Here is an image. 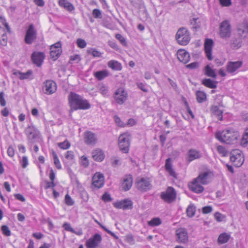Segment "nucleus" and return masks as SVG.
I'll use <instances>...</instances> for the list:
<instances>
[{"instance_id":"33","label":"nucleus","mask_w":248,"mask_h":248,"mask_svg":"<svg viewBox=\"0 0 248 248\" xmlns=\"http://www.w3.org/2000/svg\"><path fill=\"white\" fill-rule=\"evenodd\" d=\"M13 74L18 78L21 80L29 79L32 74L31 70H28L26 73H21L19 71H16L13 73Z\"/></svg>"},{"instance_id":"14","label":"nucleus","mask_w":248,"mask_h":248,"mask_svg":"<svg viewBox=\"0 0 248 248\" xmlns=\"http://www.w3.org/2000/svg\"><path fill=\"white\" fill-rule=\"evenodd\" d=\"M36 38V31L32 24L29 26L27 31L25 42L26 44H31L33 41Z\"/></svg>"},{"instance_id":"15","label":"nucleus","mask_w":248,"mask_h":248,"mask_svg":"<svg viewBox=\"0 0 248 248\" xmlns=\"http://www.w3.org/2000/svg\"><path fill=\"white\" fill-rule=\"evenodd\" d=\"M115 207L118 209L124 210L132 209L133 208V202L129 199H124L113 203Z\"/></svg>"},{"instance_id":"28","label":"nucleus","mask_w":248,"mask_h":248,"mask_svg":"<svg viewBox=\"0 0 248 248\" xmlns=\"http://www.w3.org/2000/svg\"><path fill=\"white\" fill-rule=\"evenodd\" d=\"M58 4L60 7L69 12H71L75 10V7L73 4L67 0H59Z\"/></svg>"},{"instance_id":"52","label":"nucleus","mask_w":248,"mask_h":248,"mask_svg":"<svg viewBox=\"0 0 248 248\" xmlns=\"http://www.w3.org/2000/svg\"><path fill=\"white\" fill-rule=\"evenodd\" d=\"M87 52L89 54H91L94 57H100L101 56V53L94 49H90L87 50Z\"/></svg>"},{"instance_id":"17","label":"nucleus","mask_w":248,"mask_h":248,"mask_svg":"<svg viewBox=\"0 0 248 248\" xmlns=\"http://www.w3.org/2000/svg\"><path fill=\"white\" fill-rule=\"evenodd\" d=\"M104 184V177L100 172L95 173L92 178V186L97 188H99Z\"/></svg>"},{"instance_id":"59","label":"nucleus","mask_w":248,"mask_h":248,"mask_svg":"<svg viewBox=\"0 0 248 248\" xmlns=\"http://www.w3.org/2000/svg\"><path fill=\"white\" fill-rule=\"evenodd\" d=\"M137 85L138 87L145 93H147L148 92V89L146 88V85L142 82L137 83Z\"/></svg>"},{"instance_id":"51","label":"nucleus","mask_w":248,"mask_h":248,"mask_svg":"<svg viewBox=\"0 0 248 248\" xmlns=\"http://www.w3.org/2000/svg\"><path fill=\"white\" fill-rule=\"evenodd\" d=\"M81 60L80 57L79 55L76 54L71 56L70 58V63H78Z\"/></svg>"},{"instance_id":"41","label":"nucleus","mask_w":248,"mask_h":248,"mask_svg":"<svg viewBox=\"0 0 248 248\" xmlns=\"http://www.w3.org/2000/svg\"><path fill=\"white\" fill-rule=\"evenodd\" d=\"M230 238V235L226 233L220 234L218 238V241L220 244H224L228 242Z\"/></svg>"},{"instance_id":"3","label":"nucleus","mask_w":248,"mask_h":248,"mask_svg":"<svg viewBox=\"0 0 248 248\" xmlns=\"http://www.w3.org/2000/svg\"><path fill=\"white\" fill-rule=\"evenodd\" d=\"M130 140V134L128 132L123 133L119 136L118 145L120 150L123 153L129 152Z\"/></svg>"},{"instance_id":"12","label":"nucleus","mask_w":248,"mask_h":248,"mask_svg":"<svg viewBox=\"0 0 248 248\" xmlns=\"http://www.w3.org/2000/svg\"><path fill=\"white\" fill-rule=\"evenodd\" d=\"M176 240L180 243L185 244L188 241V236L185 228H180L176 230Z\"/></svg>"},{"instance_id":"42","label":"nucleus","mask_w":248,"mask_h":248,"mask_svg":"<svg viewBox=\"0 0 248 248\" xmlns=\"http://www.w3.org/2000/svg\"><path fill=\"white\" fill-rule=\"evenodd\" d=\"M196 212V207L194 204H190L186 209V214L188 217H193Z\"/></svg>"},{"instance_id":"36","label":"nucleus","mask_w":248,"mask_h":248,"mask_svg":"<svg viewBox=\"0 0 248 248\" xmlns=\"http://www.w3.org/2000/svg\"><path fill=\"white\" fill-rule=\"evenodd\" d=\"M217 83V81L212 80L210 78H205L202 80V84L203 85L211 89L216 88Z\"/></svg>"},{"instance_id":"25","label":"nucleus","mask_w":248,"mask_h":248,"mask_svg":"<svg viewBox=\"0 0 248 248\" xmlns=\"http://www.w3.org/2000/svg\"><path fill=\"white\" fill-rule=\"evenodd\" d=\"M84 141L88 145H94L97 142L95 135L91 131L84 133Z\"/></svg>"},{"instance_id":"23","label":"nucleus","mask_w":248,"mask_h":248,"mask_svg":"<svg viewBox=\"0 0 248 248\" xmlns=\"http://www.w3.org/2000/svg\"><path fill=\"white\" fill-rule=\"evenodd\" d=\"M202 156V155L200 152L194 149H190L187 152L186 159L188 162H190L195 159L201 158Z\"/></svg>"},{"instance_id":"19","label":"nucleus","mask_w":248,"mask_h":248,"mask_svg":"<svg viewBox=\"0 0 248 248\" xmlns=\"http://www.w3.org/2000/svg\"><path fill=\"white\" fill-rule=\"evenodd\" d=\"M101 236L100 234H95L92 237L88 239L86 242L88 248H96L101 241Z\"/></svg>"},{"instance_id":"13","label":"nucleus","mask_w":248,"mask_h":248,"mask_svg":"<svg viewBox=\"0 0 248 248\" xmlns=\"http://www.w3.org/2000/svg\"><path fill=\"white\" fill-rule=\"evenodd\" d=\"M238 36L245 39L248 35V23L244 20L243 22L238 25L237 27Z\"/></svg>"},{"instance_id":"54","label":"nucleus","mask_w":248,"mask_h":248,"mask_svg":"<svg viewBox=\"0 0 248 248\" xmlns=\"http://www.w3.org/2000/svg\"><path fill=\"white\" fill-rule=\"evenodd\" d=\"M125 240L130 245H133L135 243L134 236L131 234H128L126 235Z\"/></svg>"},{"instance_id":"53","label":"nucleus","mask_w":248,"mask_h":248,"mask_svg":"<svg viewBox=\"0 0 248 248\" xmlns=\"http://www.w3.org/2000/svg\"><path fill=\"white\" fill-rule=\"evenodd\" d=\"M1 231L2 232V233L6 236H9L11 234L9 228L6 225L1 226Z\"/></svg>"},{"instance_id":"5","label":"nucleus","mask_w":248,"mask_h":248,"mask_svg":"<svg viewBox=\"0 0 248 248\" xmlns=\"http://www.w3.org/2000/svg\"><path fill=\"white\" fill-rule=\"evenodd\" d=\"M25 133L30 143H33L40 137V132L33 125H29L25 130Z\"/></svg>"},{"instance_id":"39","label":"nucleus","mask_w":248,"mask_h":248,"mask_svg":"<svg viewBox=\"0 0 248 248\" xmlns=\"http://www.w3.org/2000/svg\"><path fill=\"white\" fill-rule=\"evenodd\" d=\"M94 76L98 80H101L108 77V73L106 70H102L94 73Z\"/></svg>"},{"instance_id":"44","label":"nucleus","mask_w":248,"mask_h":248,"mask_svg":"<svg viewBox=\"0 0 248 248\" xmlns=\"http://www.w3.org/2000/svg\"><path fill=\"white\" fill-rule=\"evenodd\" d=\"M80 164L84 168H87L89 165V160L87 157L85 155L81 156L80 158Z\"/></svg>"},{"instance_id":"40","label":"nucleus","mask_w":248,"mask_h":248,"mask_svg":"<svg viewBox=\"0 0 248 248\" xmlns=\"http://www.w3.org/2000/svg\"><path fill=\"white\" fill-rule=\"evenodd\" d=\"M196 97L198 102L202 103L206 99V95L205 93L202 91H197L196 92Z\"/></svg>"},{"instance_id":"34","label":"nucleus","mask_w":248,"mask_h":248,"mask_svg":"<svg viewBox=\"0 0 248 248\" xmlns=\"http://www.w3.org/2000/svg\"><path fill=\"white\" fill-rule=\"evenodd\" d=\"M165 168L170 176L174 178L176 177L175 172L172 168L170 158H168L166 159L165 162Z\"/></svg>"},{"instance_id":"7","label":"nucleus","mask_w":248,"mask_h":248,"mask_svg":"<svg viewBox=\"0 0 248 248\" xmlns=\"http://www.w3.org/2000/svg\"><path fill=\"white\" fill-rule=\"evenodd\" d=\"M230 160L233 166L239 167L244 163V158L241 151L236 149L232 151L230 153Z\"/></svg>"},{"instance_id":"21","label":"nucleus","mask_w":248,"mask_h":248,"mask_svg":"<svg viewBox=\"0 0 248 248\" xmlns=\"http://www.w3.org/2000/svg\"><path fill=\"white\" fill-rule=\"evenodd\" d=\"M214 45V42L211 39H206L204 43V50L206 57L208 60H212V47Z\"/></svg>"},{"instance_id":"50","label":"nucleus","mask_w":248,"mask_h":248,"mask_svg":"<svg viewBox=\"0 0 248 248\" xmlns=\"http://www.w3.org/2000/svg\"><path fill=\"white\" fill-rule=\"evenodd\" d=\"M217 151L219 154H221L223 156H226L228 155V151L225 147L221 145H218L217 147Z\"/></svg>"},{"instance_id":"29","label":"nucleus","mask_w":248,"mask_h":248,"mask_svg":"<svg viewBox=\"0 0 248 248\" xmlns=\"http://www.w3.org/2000/svg\"><path fill=\"white\" fill-rule=\"evenodd\" d=\"M210 174L209 171H205L200 173L199 176L194 180L200 183L201 184L205 185L207 184L208 176Z\"/></svg>"},{"instance_id":"38","label":"nucleus","mask_w":248,"mask_h":248,"mask_svg":"<svg viewBox=\"0 0 248 248\" xmlns=\"http://www.w3.org/2000/svg\"><path fill=\"white\" fill-rule=\"evenodd\" d=\"M109 68L116 71H120L122 68V66L121 63L119 62L111 60L109 61Z\"/></svg>"},{"instance_id":"26","label":"nucleus","mask_w":248,"mask_h":248,"mask_svg":"<svg viewBox=\"0 0 248 248\" xmlns=\"http://www.w3.org/2000/svg\"><path fill=\"white\" fill-rule=\"evenodd\" d=\"M243 64L242 61L229 62L227 65V71L229 73L235 72Z\"/></svg>"},{"instance_id":"4","label":"nucleus","mask_w":248,"mask_h":248,"mask_svg":"<svg viewBox=\"0 0 248 248\" xmlns=\"http://www.w3.org/2000/svg\"><path fill=\"white\" fill-rule=\"evenodd\" d=\"M175 38L179 44L186 46L190 40V33L186 28L181 27L177 31Z\"/></svg>"},{"instance_id":"22","label":"nucleus","mask_w":248,"mask_h":248,"mask_svg":"<svg viewBox=\"0 0 248 248\" xmlns=\"http://www.w3.org/2000/svg\"><path fill=\"white\" fill-rule=\"evenodd\" d=\"M45 59V54L41 52H34L31 55V59L34 64L40 67Z\"/></svg>"},{"instance_id":"55","label":"nucleus","mask_w":248,"mask_h":248,"mask_svg":"<svg viewBox=\"0 0 248 248\" xmlns=\"http://www.w3.org/2000/svg\"><path fill=\"white\" fill-rule=\"evenodd\" d=\"M77 44L78 47L81 48H85L87 45L86 41L80 38L78 39L77 41Z\"/></svg>"},{"instance_id":"43","label":"nucleus","mask_w":248,"mask_h":248,"mask_svg":"<svg viewBox=\"0 0 248 248\" xmlns=\"http://www.w3.org/2000/svg\"><path fill=\"white\" fill-rule=\"evenodd\" d=\"M161 223V220L159 217H154L148 221V224L150 226L155 227L160 225Z\"/></svg>"},{"instance_id":"62","label":"nucleus","mask_w":248,"mask_h":248,"mask_svg":"<svg viewBox=\"0 0 248 248\" xmlns=\"http://www.w3.org/2000/svg\"><path fill=\"white\" fill-rule=\"evenodd\" d=\"M199 66V63L198 62H193L186 65V67L188 69H195Z\"/></svg>"},{"instance_id":"47","label":"nucleus","mask_w":248,"mask_h":248,"mask_svg":"<svg viewBox=\"0 0 248 248\" xmlns=\"http://www.w3.org/2000/svg\"><path fill=\"white\" fill-rule=\"evenodd\" d=\"M248 144V127L246 129L241 140V144L246 146Z\"/></svg>"},{"instance_id":"11","label":"nucleus","mask_w":248,"mask_h":248,"mask_svg":"<svg viewBox=\"0 0 248 248\" xmlns=\"http://www.w3.org/2000/svg\"><path fill=\"white\" fill-rule=\"evenodd\" d=\"M43 90L45 93L52 94L57 90L56 83L52 80H47L44 83Z\"/></svg>"},{"instance_id":"31","label":"nucleus","mask_w":248,"mask_h":248,"mask_svg":"<svg viewBox=\"0 0 248 248\" xmlns=\"http://www.w3.org/2000/svg\"><path fill=\"white\" fill-rule=\"evenodd\" d=\"M244 40L239 36L232 39L231 41V47L236 49L240 48Z\"/></svg>"},{"instance_id":"10","label":"nucleus","mask_w":248,"mask_h":248,"mask_svg":"<svg viewBox=\"0 0 248 248\" xmlns=\"http://www.w3.org/2000/svg\"><path fill=\"white\" fill-rule=\"evenodd\" d=\"M161 198L166 202L170 203L175 201L176 193L174 188L168 187L165 192L161 193Z\"/></svg>"},{"instance_id":"37","label":"nucleus","mask_w":248,"mask_h":248,"mask_svg":"<svg viewBox=\"0 0 248 248\" xmlns=\"http://www.w3.org/2000/svg\"><path fill=\"white\" fill-rule=\"evenodd\" d=\"M204 74L209 77H211L216 78L217 74L215 72V70L211 68L209 65H207L204 68Z\"/></svg>"},{"instance_id":"6","label":"nucleus","mask_w":248,"mask_h":248,"mask_svg":"<svg viewBox=\"0 0 248 248\" xmlns=\"http://www.w3.org/2000/svg\"><path fill=\"white\" fill-rule=\"evenodd\" d=\"M232 29L228 20H224L219 25V34L223 39H228L231 37Z\"/></svg>"},{"instance_id":"61","label":"nucleus","mask_w":248,"mask_h":248,"mask_svg":"<svg viewBox=\"0 0 248 248\" xmlns=\"http://www.w3.org/2000/svg\"><path fill=\"white\" fill-rule=\"evenodd\" d=\"M0 104L4 107L6 105V101L4 99V93L3 92L0 93Z\"/></svg>"},{"instance_id":"9","label":"nucleus","mask_w":248,"mask_h":248,"mask_svg":"<svg viewBox=\"0 0 248 248\" xmlns=\"http://www.w3.org/2000/svg\"><path fill=\"white\" fill-rule=\"evenodd\" d=\"M0 22L3 24L5 28L0 27V43L3 46H6L7 44V36L5 30L10 32V28L6 20L3 17L0 16Z\"/></svg>"},{"instance_id":"60","label":"nucleus","mask_w":248,"mask_h":248,"mask_svg":"<svg viewBox=\"0 0 248 248\" xmlns=\"http://www.w3.org/2000/svg\"><path fill=\"white\" fill-rule=\"evenodd\" d=\"M213 210L212 207L211 206H204L202 208V212L204 214H207L211 213Z\"/></svg>"},{"instance_id":"56","label":"nucleus","mask_w":248,"mask_h":248,"mask_svg":"<svg viewBox=\"0 0 248 248\" xmlns=\"http://www.w3.org/2000/svg\"><path fill=\"white\" fill-rule=\"evenodd\" d=\"M65 203L68 206H72L74 204V201L68 194L65 196Z\"/></svg>"},{"instance_id":"16","label":"nucleus","mask_w":248,"mask_h":248,"mask_svg":"<svg viewBox=\"0 0 248 248\" xmlns=\"http://www.w3.org/2000/svg\"><path fill=\"white\" fill-rule=\"evenodd\" d=\"M127 97V93L122 88L118 89L115 93L114 98L116 102L119 104H124L126 100Z\"/></svg>"},{"instance_id":"49","label":"nucleus","mask_w":248,"mask_h":248,"mask_svg":"<svg viewBox=\"0 0 248 248\" xmlns=\"http://www.w3.org/2000/svg\"><path fill=\"white\" fill-rule=\"evenodd\" d=\"M199 18H193L190 20V24L193 26L192 28L195 30L200 28V24L197 22Z\"/></svg>"},{"instance_id":"35","label":"nucleus","mask_w":248,"mask_h":248,"mask_svg":"<svg viewBox=\"0 0 248 248\" xmlns=\"http://www.w3.org/2000/svg\"><path fill=\"white\" fill-rule=\"evenodd\" d=\"M211 112L215 115L217 116L218 120H223L222 110H220L217 106H212L210 109Z\"/></svg>"},{"instance_id":"24","label":"nucleus","mask_w":248,"mask_h":248,"mask_svg":"<svg viewBox=\"0 0 248 248\" xmlns=\"http://www.w3.org/2000/svg\"><path fill=\"white\" fill-rule=\"evenodd\" d=\"M177 56L179 61L185 64L187 63L190 60L189 54L184 49H179L177 52Z\"/></svg>"},{"instance_id":"64","label":"nucleus","mask_w":248,"mask_h":248,"mask_svg":"<svg viewBox=\"0 0 248 248\" xmlns=\"http://www.w3.org/2000/svg\"><path fill=\"white\" fill-rule=\"evenodd\" d=\"M101 93L104 96H108V90L107 87L101 86L100 88Z\"/></svg>"},{"instance_id":"48","label":"nucleus","mask_w":248,"mask_h":248,"mask_svg":"<svg viewBox=\"0 0 248 248\" xmlns=\"http://www.w3.org/2000/svg\"><path fill=\"white\" fill-rule=\"evenodd\" d=\"M70 143L67 140H64L63 142L58 143V146L61 149L66 150L70 147Z\"/></svg>"},{"instance_id":"32","label":"nucleus","mask_w":248,"mask_h":248,"mask_svg":"<svg viewBox=\"0 0 248 248\" xmlns=\"http://www.w3.org/2000/svg\"><path fill=\"white\" fill-rule=\"evenodd\" d=\"M110 164L112 167L118 168L122 164V159L117 155H112L110 158Z\"/></svg>"},{"instance_id":"27","label":"nucleus","mask_w":248,"mask_h":248,"mask_svg":"<svg viewBox=\"0 0 248 248\" xmlns=\"http://www.w3.org/2000/svg\"><path fill=\"white\" fill-rule=\"evenodd\" d=\"M93 158L96 161L101 162L105 157L104 152L100 149H95L92 153Z\"/></svg>"},{"instance_id":"30","label":"nucleus","mask_w":248,"mask_h":248,"mask_svg":"<svg viewBox=\"0 0 248 248\" xmlns=\"http://www.w3.org/2000/svg\"><path fill=\"white\" fill-rule=\"evenodd\" d=\"M200 184V183L194 180L190 188L192 191L197 193H201L203 191L204 188Z\"/></svg>"},{"instance_id":"58","label":"nucleus","mask_w":248,"mask_h":248,"mask_svg":"<svg viewBox=\"0 0 248 248\" xmlns=\"http://www.w3.org/2000/svg\"><path fill=\"white\" fill-rule=\"evenodd\" d=\"M93 17L96 18H100L102 17L101 12L99 9H95L93 10Z\"/></svg>"},{"instance_id":"8","label":"nucleus","mask_w":248,"mask_h":248,"mask_svg":"<svg viewBox=\"0 0 248 248\" xmlns=\"http://www.w3.org/2000/svg\"><path fill=\"white\" fill-rule=\"evenodd\" d=\"M151 183L149 178H138L136 181V186L140 191L145 192L151 189Z\"/></svg>"},{"instance_id":"1","label":"nucleus","mask_w":248,"mask_h":248,"mask_svg":"<svg viewBox=\"0 0 248 248\" xmlns=\"http://www.w3.org/2000/svg\"><path fill=\"white\" fill-rule=\"evenodd\" d=\"M68 100L70 108L69 112L70 115L75 110L87 109L91 107L90 103L87 100L84 99L81 96L74 92H71L69 93Z\"/></svg>"},{"instance_id":"18","label":"nucleus","mask_w":248,"mask_h":248,"mask_svg":"<svg viewBox=\"0 0 248 248\" xmlns=\"http://www.w3.org/2000/svg\"><path fill=\"white\" fill-rule=\"evenodd\" d=\"M61 44L60 42H57L50 47V56L54 60L58 58L62 53Z\"/></svg>"},{"instance_id":"20","label":"nucleus","mask_w":248,"mask_h":248,"mask_svg":"<svg viewBox=\"0 0 248 248\" xmlns=\"http://www.w3.org/2000/svg\"><path fill=\"white\" fill-rule=\"evenodd\" d=\"M133 183V177L130 174H127L124 176L121 183V187L124 191L129 190Z\"/></svg>"},{"instance_id":"2","label":"nucleus","mask_w":248,"mask_h":248,"mask_svg":"<svg viewBox=\"0 0 248 248\" xmlns=\"http://www.w3.org/2000/svg\"><path fill=\"white\" fill-rule=\"evenodd\" d=\"M216 138L220 141L227 144H232L237 140L238 137L237 132L234 131L232 129H225L221 132H218L216 135Z\"/></svg>"},{"instance_id":"57","label":"nucleus","mask_w":248,"mask_h":248,"mask_svg":"<svg viewBox=\"0 0 248 248\" xmlns=\"http://www.w3.org/2000/svg\"><path fill=\"white\" fill-rule=\"evenodd\" d=\"M65 157L67 160L72 161L74 159V152L72 151H68L66 152L65 155Z\"/></svg>"},{"instance_id":"45","label":"nucleus","mask_w":248,"mask_h":248,"mask_svg":"<svg viewBox=\"0 0 248 248\" xmlns=\"http://www.w3.org/2000/svg\"><path fill=\"white\" fill-rule=\"evenodd\" d=\"M115 37L119 41L120 43L124 46H127V43L126 41L125 38L123 36L120 34H115Z\"/></svg>"},{"instance_id":"46","label":"nucleus","mask_w":248,"mask_h":248,"mask_svg":"<svg viewBox=\"0 0 248 248\" xmlns=\"http://www.w3.org/2000/svg\"><path fill=\"white\" fill-rule=\"evenodd\" d=\"M52 155L54 163L56 167L58 169H61L62 168V166L57 154L54 152H53L52 153Z\"/></svg>"},{"instance_id":"63","label":"nucleus","mask_w":248,"mask_h":248,"mask_svg":"<svg viewBox=\"0 0 248 248\" xmlns=\"http://www.w3.org/2000/svg\"><path fill=\"white\" fill-rule=\"evenodd\" d=\"M114 120L115 123L117 124L118 126L120 127L124 126L125 124H124V123L121 121V119L117 116L115 115L114 116Z\"/></svg>"}]
</instances>
